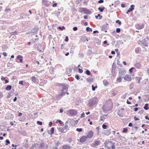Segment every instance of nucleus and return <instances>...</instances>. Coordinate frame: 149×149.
Wrapping results in <instances>:
<instances>
[{
	"mask_svg": "<svg viewBox=\"0 0 149 149\" xmlns=\"http://www.w3.org/2000/svg\"><path fill=\"white\" fill-rule=\"evenodd\" d=\"M113 104L111 101H108L102 107L103 110L104 111H108L112 108Z\"/></svg>",
	"mask_w": 149,
	"mask_h": 149,
	"instance_id": "f257e3e1",
	"label": "nucleus"
},
{
	"mask_svg": "<svg viewBox=\"0 0 149 149\" xmlns=\"http://www.w3.org/2000/svg\"><path fill=\"white\" fill-rule=\"evenodd\" d=\"M98 99L97 97H94L92 100H91L89 103L88 104V106L91 107L93 106L98 102Z\"/></svg>",
	"mask_w": 149,
	"mask_h": 149,
	"instance_id": "f03ea898",
	"label": "nucleus"
},
{
	"mask_svg": "<svg viewBox=\"0 0 149 149\" xmlns=\"http://www.w3.org/2000/svg\"><path fill=\"white\" fill-rule=\"evenodd\" d=\"M68 125L65 123V125L63 127H59L58 128V130L62 133H64L67 132V130L68 129Z\"/></svg>",
	"mask_w": 149,
	"mask_h": 149,
	"instance_id": "7ed1b4c3",
	"label": "nucleus"
},
{
	"mask_svg": "<svg viewBox=\"0 0 149 149\" xmlns=\"http://www.w3.org/2000/svg\"><path fill=\"white\" fill-rule=\"evenodd\" d=\"M68 89V87L65 85L62 86V90L61 93L58 95V97H60V96H62L65 94L67 92Z\"/></svg>",
	"mask_w": 149,
	"mask_h": 149,
	"instance_id": "20e7f679",
	"label": "nucleus"
},
{
	"mask_svg": "<svg viewBox=\"0 0 149 149\" xmlns=\"http://www.w3.org/2000/svg\"><path fill=\"white\" fill-rule=\"evenodd\" d=\"M67 113L72 116L75 115L77 114V112L75 110L71 109L67 111Z\"/></svg>",
	"mask_w": 149,
	"mask_h": 149,
	"instance_id": "39448f33",
	"label": "nucleus"
},
{
	"mask_svg": "<svg viewBox=\"0 0 149 149\" xmlns=\"http://www.w3.org/2000/svg\"><path fill=\"white\" fill-rule=\"evenodd\" d=\"M123 78L124 80L128 81H130L132 80V78L128 74H126L123 76Z\"/></svg>",
	"mask_w": 149,
	"mask_h": 149,
	"instance_id": "423d86ee",
	"label": "nucleus"
},
{
	"mask_svg": "<svg viewBox=\"0 0 149 149\" xmlns=\"http://www.w3.org/2000/svg\"><path fill=\"white\" fill-rule=\"evenodd\" d=\"M148 44V39L147 37L145 38L143 41V44L146 46H147Z\"/></svg>",
	"mask_w": 149,
	"mask_h": 149,
	"instance_id": "0eeeda50",
	"label": "nucleus"
},
{
	"mask_svg": "<svg viewBox=\"0 0 149 149\" xmlns=\"http://www.w3.org/2000/svg\"><path fill=\"white\" fill-rule=\"evenodd\" d=\"M136 29H143L144 27V25L143 24H137L136 25Z\"/></svg>",
	"mask_w": 149,
	"mask_h": 149,
	"instance_id": "6e6552de",
	"label": "nucleus"
},
{
	"mask_svg": "<svg viewBox=\"0 0 149 149\" xmlns=\"http://www.w3.org/2000/svg\"><path fill=\"white\" fill-rule=\"evenodd\" d=\"M93 133L92 131H90L88 134L87 137L91 138H92L93 136Z\"/></svg>",
	"mask_w": 149,
	"mask_h": 149,
	"instance_id": "1a4fd4ad",
	"label": "nucleus"
},
{
	"mask_svg": "<svg viewBox=\"0 0 149 149\" xmlns=\"http://www.w3.org/2000/svg\"><path fill=\"white\" fill-rule=\"evenodd\" d=\"M87 138V137L86 136H83L80 139V141L81 142H84L86 140Z\"/></svg>",
	"mask_w": 149,
	"mask_h": 149,
	"instance_id": "9d476101",
	"label": "nucleus"
},
{
	"mask_svg": "<svg viewBox=\"0 0 149 149\" xmlns=\"http://www.w3.org/2000/svg\"><path fill=\"white\" fill-rule=\"evenodd\" d=\"M113 143V142L109 141L108 142L107 144H105V146L107 147L108 148H110Z\"/></svg>",
	"mask_w": 149,
	"mask_h": 149,
	"instance_id": "9b49d317",
	"label": "nucleus"
},
{
	"mask_svg": "<svg viewBox=\"0 0 149 149\" xmlns=\"http://www.w3.org/2000/svg\"><path fill=\"white\" fill-rule=\"evenodd\" d=\"M62 149H70L71 146L67 145H65L63 146Z\"/></svg>",
	"mask_w": 149,
	"mask_h": 149,
	"instance_id": "f8f14e48",
	"label": "nucleus"
},
{
	"mask_svg": "<svg viewBox=\"0 0 149 149\" xmlns=\"http://www.w3.org/2000/svg\"><path fill=\"white\" fill-rule=\"evenodd\" d=\"M108 27L107 26L104 25L102 27V31H105V32H107V29Z\"/></svg>",
	"mask_w": 149,
	"mask_h": 149,
	"instance_id": "ddd939ff",
	"label": "nucleus"
},
{
	"mask_svg": "<svg viewBox=\"0 0 149 149\" xmlns=\"http://www.w3.org/2000/svg\"><path fill=\"white\" fill-rule=\"evenodd\" d=\"M134 5H132L130 6V8L128 10V12H131L133 11L134 10Z\"/></svg>",
	"mask_w": 149,
	"mask_h": 149,
	"instance_id": "4468645a",
	"label": "nucleus"
},
{
	"mask_svg": "<svg viewBox=\"0 0 149 149\" xmlns=\"http://www.w3.org/2000/svg\"><path fill=\"white\" fill-rule=\"evenodd\" d=\"M38 30V28H33L31 30V32L33 33H35L37 32Z\"/></svg>",
	"mask_w": 149,
	"mask_h": 149,
	"instance_id": "2eb2a0df",
	"label": "nucleus"
},
{
	"mask_svg": "<svg viewBox=\"0 0 149 149\" xmlns=\"http://www.w3.org/2000/svg\"><path fill=\"white\" fill-rule=\"evenodd\" d=\"M22 56L20 55H18L17 56V58L19 59V61L20 63H22Z\"/></svg>",
	"mask_w": 149,
	"mask_h": 149,
	"instance_id": "dca6fc26",
	"label": "nucleus"
},
{
	"mask_svg": "<svg viewBox=\"0 0 149 149\" xmlns=\"http://www.w3.org/2000/svg\"><path fill=\"white\" fill-rule=\"evenodd\" d=\"M86 80L88 83H91L93 81V79L89 77Z\"/></svg>",
	"mask_w": 149,
	"mask_h": 149,
	"instance_id": "f3484780",
	"label": "nucleus"
},
{
	"mask_svg": "<svg viewBox=\"0 0 149 149\" xmlns=\"http://www.w3.org/2000/svg\"><path fill=\"white\" fill-rule=\"evenodd\" d=\"M141 48L139 47H138L135 49V52L136 53H139L141 51Z\"/></svg>",
	"mask_w": 149,
	"mask_h": 149,
	"instance_id": "a211bd4d",
	"label": "nucleus"
},
{
	"mask_svg": "<svg viewBox=\"0 0 149 149\" xmlns=\"http://www.w3.org/2000/svg\"><path fill=\"white\" fill-rule=\"evenodd\" d=\"M45 49V48L43 47L42 49H40L39 47H38L37 49V50L39 52H43Z\"/></svg>",
	"mask_w": 149,
	"mask_h": 149,
	"instance_id": "6ab92c4d",
	"label": "nucleus"
},
{
	"mask_svg": "<svg viewBox=\"0 0 149 149\" xmlns=\"http://www.w3.org/2000/svg\"><path fill=\"white\" fill-rule=\"evenodd\" d=\"M100 144V141H95L94 145L95 146H98Z\"/></svg>",
	"mask_w": 149,
	"mask_h": 149,
	"instance_id": "aec40b11",
	"label": "nucleus"
},
{
	"mask_svg": "<svg viewBox=\"0 0 149 149\" xmlns=\"http://www.w3.org/2000/svg\"><path fill=\"white\" fill-rule=\"evenodd\" d=\"M116 80L117 81H118L119 83L121 81L122 78L120 75H119V76L117 78Z\"/></svg>",
	"mask_w": 149,
	"mask_h": 149,
	"instance_id": "412c9836",
	"label": "nucleus"
},
{
	"mask_svg": "<svg viewBox=\"0 0 149 149\" xmlns=\"http://www.w3.org/2000/svg\"><path fill=\"white\" fill-rule=\"evenodd\" d=\"M18 33V32L16 31H15L13 32H11L10 33V34L11 36L15 35H17Z\"/></svg>",
	"mask_w": 149,
	"mask_h": 149,
	"instance_id": "4be33fe9",
	"label": "nucleus"
},
{
	"mask_svg": "<svg viewBox=\"0 0 149 149\" xmlns=\"http://www.w3.org/2000/svg\"><path fill=\"white\" fill-rule=\"evenodd\" d=\"M12 86L11 85H8L6 88V89L7 91H9L11 90Z\"/></svg>",
	"mask_w": 149,
	"mask_h": 149,
	"instance_id": "5701e85b",
	"label": "nucleus"
},
{
	"mask_svg": "<svg viewBox=\"0 0 149 149\" xmlns=\"http://www.w3.org/2000/svg\"><path fill=\"white\" fill-rule=\"evenodd\" d=\"M103 83L104 84L105 86H107L108 85V83L107 80H104L103 81Z\"/></svg>",
	"mask_w": 149,
	"mask_h": 149,
	"instance_id": "b1692460",
	"label": "nucleus"
},
{
	"mask_svg": "<svg viewBox=\"0 0 149 149\" xmlns=\"http://www.w3.org/2000/svg\"><path fill=\"white\" fill-rule=\"evenodd\" d=\"M31 79L32 81L34 82H36V77L34 76L32 77L31 78Z\"/></svg>",
	"mask_w": 149,
	"mask_h": 149,
	"instance_id": "393cba45",
	"label": "nucleus"
},
{
	"mask_svg": "<svg viewBox=\"0 0 149 149\" xmlns=\"http://www.w3.org/2000/svg\"><path fill=\"white\" fill-rule=\"evenodd\" d=\"M148 104H146L145 106L143 107V108L146 110H148Z\"/></svg>",
	"mask_w": 149,
	"mask_h": 149,
	"instance_id": "a878e982",
	"label": "nucleus"
},
{
	"mask_svg": "<svg viewBox=\"0 0 149 149\" xmlns=\"http://www.w3.org/2000/svg\"><path fill=\"white\" fill-rule=\"evenodd\" d=\"M135 67L138 68H139L141 66V65L139 63H137L135 65Z\"/></svg>",
	"mask_w": 149,
	"mask_h": 149,
	"instance_id": "bb28decb",
	"label": "nucleus"
},
{
	"mask_svg": "<svg viewBox=\"0 0 149 149\" xmlns=\"http://www.w3.org/2000/svg\"><path fill=\"white\" fill-rule=\"evenodd\" d=\"M105 8L104 7L100 8L99 7L98 8V10L100 11V12H102L103 10Z\"/></svg>",
	"mask_w": 149,
	"mask_h": 149,
	"instance_id": "cd10ccee",
	"label": "nucleus"
},
{
	"mask_svg": "<svg viewBox=\"0 0 149 149\" xmlns=\"http://www.w3.org/2000/svg\"><path fill=\"white\" fill-rule=\"evenodd\" d=\"M117 92L116 91H113L112 92V95H113V96H114V95H116V94H117Z\"/></svg>",
	"mask_w": 149,
	"mask_h": 149,
	"instance_id": "c85d7f7f",
	"label": "nucleus"
},
{
	"mask_svg": "<svg viewBox=\"0 0 149 149\" xmlns=\"http://www.w3.org/2000/svg\"><path fill=\"white\" fill-rule=\"evenodd\" d=\"M136 78H137V83L138 84H139L141 79V78L140 77H136Z\"/></svg>",
	"mask_w": 149,
	"mask_h": 149,
	"instance_id": "c756f323",
	"label": "nucleus"
},
{
	"mask_svg": "<svg viewBox=\"0 0 149 149\" xmlns=\"http://www.w3.org/2000/svg\"><path fill=\"white\" fill-rule=\"evenodd\" d=\"M86 30L87 31H92V29L90 28L89 27H88L86 28Z\"/></svg>",
	"mask_w": 149,
	"mask_h": 149,
	"instance_id": "7c9ffc66",
	"label": "nucleus"
},
{
	"mask_svg": "<svg viewBox=\"0 0 149 149\" xmlns=\"http://www.w3.org/2000/svg\"><path fill=\"white\" fill-rule=\"evenodd\" d=\"M76 130L78 132H81L82 131V128H77Z\"/></svg>",
	"mask_w": 149,
	"mask_h": 149,
	"instance_id": "2f4dec72",
	"label": "nucleus"
},
{
	"mask_svg": "<svg viewBox=\"0 0 149 149\" xmlns=\"http://www.w3.org/2000/svg\"><path fill=\"white\" fill-rule=\"evenodd\" d=\"M105 118V117H104V116H102L100 117V120L102 121H103Z\"/></svg>",
	"mask_w": 149,
	"mask_h": 149,
	"instance_id": "473e14b6",
	"label": "nucleus"
},
{
	"mask_svg": "<svg viewBox=\"0 0 149 149\" xmlns=\"http://www.w3.org/2000/svg\"><path fill=\"white\" fill-rule=\"evenodd\" d=\"M100 17V19H101L102 18V16H100V14H98L97 16H95V17L96 18V19H97L98 18V17Z\"/></svg>",
	"mask_w": 149,
	"mask_h": 149,
	"instance_id": "72a5a7b5",
	"label": "nucleus"
},
{
	"mask_svg": "<svg viewBox=\"0 0 149 149\" xmlns=\"http://www.w3.org/2000/svg\"><path fill=\"white\" fill-rule=\"evenodd\" d=\"M86 74L89 75L91 74V72L89 70H87L86 71Z\"/></svg>",
	"mask_w": 149,
	"mask_h": 149,
	"instance_id": "f704fd0d",
	"label": "nucleus"
},
{
	"mask_svg": "<svg viewBox=\"0 0 149 149\" xmlns=\"http://www.w3.org/2000/svg\"><path fill=\"white\" fill-rule=\"evenodd\" d=\"M111 148L113 149L115 148V146H114V143L113 142Z\"/></svg>",
	"mask_w": 149,
	"mask_h": 149,
	"instance_id": "c9c22d12",
	"label": "nucleus"
},
{
	"mask_svg": "<svg viewBox=\"0 0 149 149\" xmlns=\"http://www.w3.org/2000/svg\"><path fill=\"white\" fill-rule=\"evenodd\" d=\"M107 125L104 124H103L102 125V127L104 129H107Z\"/></svg>",
	"mask_w": 149,
	"mask_h": 149,
	"instance_id": "e433bc0d",
	"label": "nucleus"
},
{
	"mask_svg": "<svg viewBox=\"0 0 149 149\" xmlns=\"http://www.w3.org/2000/svg\"><path fill=\"white\" fill-rule=\"evenodd\" d=\"M44 145L43 143H41L40 144V148H43V147H44Z\"/></svg>",
	"mask_w": 149,
	"mask_h": 149,
	"instance_id": "4c0bfd02",
	"label": "nucleus"
},
{
	"mask_svg": "<svg viewBox=\"0 0 149 149\" xmlns=\"http://www.w3.org/2000/svg\"><path fill=\"white\" fill-rule=\"evenodd\" d=\"M54 128L53 127H52L51 129V130H50V132H51V133L52 134H53L54 132Z\"/></svg>",
	"mask_w": 149,
	"mask_h": 149,
	"instance_id": "58836bf2",
	"label": "nucleus"
},
{
	"mask_svg": "<svg viewBox=\"0 0 149 149\" xmlns=\"http://www.w3.org/2000/svg\"><path fill=\"white\" fill-rule=\"evenodd\" d=\"M92 90L93 91H94L95 90V88H97V86H96L95 87H94L93 85H92Z\"/></svg>",
	"mask_w": 149,
	"mask_h": 149,
	"instance_id": "ea45409f",
	"label": "nucleus"
},
{
	"mask_svg": "<svg viewBox=\"0 0 149 149\" xmlns=\"http://www.w3.org/2000/svg\"><path fill=\"white\" fill-rule=\"evenodd\" d=\"M37 124L38 125H42V123L41 122H40L39 121H38L37 122Z\"/></svg>",
	"mask_w": 149,
	"mask_h": 149,
	"instance_id": "a19ab883",
	"label": "nucleus"
},
{
	"mask_svg": "<svg viewBox=\"0 0 149 149\" xmlns=\"http://www.w3.org/2000/svg\"><path fill=\"white\" fill-rule=\"evenodd\" d=\"M127 130V128H124L123 130V132H126Z\"/></svg>",
	"mask_w": 149,
	"mask_h": 149,
	"instance_id": "79ce46f5",
	"label": "nucleus"
},
{
	"mask_svg": "<svg viewBox=\"0 0 149 149\" xmlns=\"http://www.w3.org/2000/svg\"><path fill=\"white\" fill-rule=\"evenodd\" d=\"M120 28H118L116 29V32L117 33H119L120 32Z\"/></svg>",
	"mask_w": 149,
	"mask_h": 149,
	"instance_id": "37998d69",
	"label": "nucleus"
},
{
	"mask_svg": "<svg viewBox=\"0 0 149 149\" xmlns=\"http://www.w3.org/2000/svg\"><path fill=\"white\" fill-rule=\"evenodd\" d=\"M134 69V67H132L129 69V71L130 73H132V70Z\"/></svg>",
	"mask_w": 149,
	"mask_h": 149,
	"instance_id": "c03bdc74",
	"label": "nucleus"
},
{
	"mask_svg": "<svg viewBox=\"0 0 149 149\" xmlns=\"http://www.w3.org/2000/svg\"><path fill=\"white\" fill-rule=\"evenodd\" d=\"M58 29H61L62 30H63V29H65V27L64 26H63L62 27H58Z\"/></svg>",
	"mask_w": 149,
	"mask_h": 149,
	"instance_id": "a18cd8bd",
	"label": "nucleus"
},
{
	"mask_svg": "<svg viewBox=\"0 0 149 149\" xmlns=\"http://www.w3.org/2000/svg\"><path fill=\"white\" fill-rule=\"evenodd\" d=\"M75 78L76 79H77L78 80L79 79V76L78 75H76L75 76Z\"/></svg>",
	"mask_w": 149,
	"mask_h": 149,
	"instance_id": "49530a36",
	"label": "nucleus"
},
{
	"mask_svg": "<svg viewBox=\"0 0 149 149\" xmlns=\"http://www.w3.org/2000/svg\"><path fill=\"white\" fill-rule=\"evenodd\" d=\"M85 116V113H83L81 115V118H83Z\"/></svg>",
	"mask_w": 149,
	"mask_h": 149,
	"instance_id": "de8ad7c7",
	"label": "nucleus"
},
{
	"mask_svg": "<svg viewBox=\"0 0 149 149\" xmlns=\"http://www.w3.org/2000/svg\"><path fill=\"white\" fill-rule=\"evenodd\" d=\"M127 95V94L126 93H125L124 95H123L122 97L123 98V99H124L125 98Z\"/></svg>",
	"mask_w": 149,
	"mask_h": 149,
	"instance_id": "09e8293b",
	"label": "nucleus"
},
{
	"mask_svg": "<svg viewBox=\"0 0 149 149\" xmlns=\"http://www.w3.org/2000/svg\"><path fill=\"white\" fill-rule=\"evenodd\" d=\"M116 22L118 23L119 24H121V22L119 20H118L116 21Z\"/></svg>",
	"mask_w": 149,
	"mask_h": 149,
	"instance_id": "8fccbe9b",
	"label": "nucleus"
},
{
	"mask_svg": "<svg viewBox=\"0 0 149 149\" xmlns=\"http://www.w3.org/2000/svg\"><path fill=\"white\" fill-rule=\"evenodd\" d=\"M65 42H68V36H66L65 37Z\"/></svg>",
	"mask_w": 149,
	"mask_h": 149,
	"instance_id": "3c124183",
	"label": "nucleus"
},
{
	"mask_svg": "<svg viewBox=\"0 0 149 149\" xmlns=\"http://www.w3.org/2000/svg\"><path fill=\"white\" fill-rule=\"evenodd\" d=\"M77 30V27H74L73 28V30L74 31H76Z\"/></svg>",
	"mask_w": 149,
	"mask_h": 149,
	"instance_id": "603ef678",
	"label": "nucleus"
},
{
	"mask_svg": "<svg viewBox=\"0 0 149 149\" xmlns=\"http://www.w3.org/2000/svg\"><path fill=\"white\" fill-rule=\"evenodd\" d=\"M79 71L80 73H82L83 72V70L82 69H80V68L79 69Z\"/></svg>",
	"mask_w": 149,
	"mask_h": 149,
	"instance_id": "864d4df0",
	"label": "nucleus"
},
{
	"mask_svg": "<svg viewBox=\"0 0 149 149\" xmlns=\"http://www.w3.org/2000/svg\"><path fill=\"white\" fill-rule=\"evenodd\" d=\"M104 2L103 0H100L98 1V2L99 3H102Z\"/></svg>",
	"mask_w": 149,
	"mask_h": 149,
	"instance_id": "5fc2aeb1",
	"label": "nucleus"
},
{
	"mask_svg": "<svg viewBox=\"0 0 149 149\" xmlns=\"http://www.w3.org/2000/svg\"><path fill=\"white\" fill-rule=\"evenodd\" d=\"M117 114L118 115L120 116H121V117H122V113H119V112H118V113H117Z\"/></svg>",
	"mask_w": 149,
	"mask_h": 149,
	"instance_id": "6e6d98bb",
	"label": "nucleus"
},
{
	"mask_svg": "<svg viewBox=\"0 0 149 149\" xmlns=\"http://www.w3.org/2000/svg\"><path fill=\"white\" fill-rule=\"evenodd\" d=\"M3 55L5 56H7V53L5 52H4L3 53Z\"/></svg>",
	"mask_w": 149,
	"mask_h": 149,
	"instance_id": "4d7b16f0",
	"label": "nucleus"
},
{
	"mask_svg": "<svg viewBox=\"0 0 149 149\" xmlns=\"http://www.w3.org/2000/svg\"><path fill=\"white\" fill-rule=\"evenodd\" d=\"M3 96V93L1 92H0V98L2 97Z\"/></svg>",
	"mask_w": 149,
	"mask_h": 149,
	"instance_id": "13d9d810",
	"label": "nucleus"
},
{
	"mask_svg": "<svg viewBox=\"0 0 149 149\" xmlns=\"http://www.w3.org/2000/svg\"><path fill=\"white\" fill-rule=\"evenodd\" d=\"M6 142L7 143L6 144V145H7V143H10V142L9 140H6Z\"/></svg>",
	"mask_w": 149,
	"mask_h": 149,
	"instance_id": "bf43d9fd",
	"label": "nucleus"
},
{
	"mask_svg": "<svg viewBox=\"0 0 149 149\" xmlns=\"http://www.w3.org/2000/svg\"><path fill=\"white\" fill-rule=\"evenodd\" d=\"M58 121V122L60 124H63V122L61 120H57V121Z\"/></svg>",
	"mask_w": 149,
	"mask_h": 149,
	"instance_id": "052dcab7",
	"label": "nucleus"
},
{
	"mask_svg": "<svg viewBox=\"0 0 149 149\" xmlns=\"http://www.w3.org/2000/svg\"><path fill=\"white\" fill-rule=\"evenodd\" d=\"M23 81H19V83L20 84H21L22 85H23Z\"/></svg>",
	"mask_w": 149,
	"mask_h": 149,
	"instance_id": "680f3d73",
	"label": "nucleus"
},
{
	"mask_svg": "<svg viewBox=\"0 0 149 149\" xmlns=\"http://www.w3.org/2000/svg\"><path fill=\"white\" fill-rule=\"evenodd\" d=\"M57 5L56 3H54L52 5V6L53 7H55L57 6Z\"/></svg>",
	"mask_w": 149,
	"mask_h": 149,
	"instance_id": "e2e57ef3",
	"label": "nucleus"
},
{
	"mask_svg": "<svg viewBox=\"0 0 149 149\" xmlns=\"http://www.w3.org/2000/svg\"><path fill=\"white\" fill-rule=\"evenodd\" d=\"M138 108H137V107L135 108L134 110V111H136L138 110Z\"/></svg>",
	"mask_w": 149,
	"mask_h": 149,
	"instance_id": "0e129e2a",
	"label": "nucleus"
},
{
	"mask_svg": "<svg viewBox=\"0 0 149 149\" xmlns=\"http://www.w3.org/2000/svg\"><path fill=\"white\" fill-rule=\"evenodd\" d=\"M134 129H135L136 130L138 129V127H134Z\"/></svg>",
	"mask_w": 149,
	"mask_h": 149,
	"instance_id": "69168bd1",
	"label": "nucleus"
},
{
	"mask_svg": "<svg viewBox=\"0 0 149 149\" xmlns=\"http://www.w3.org/2000/svg\"><path fill=\"white\" fill-rule=\"evenodd\" d=\"M134 119L135 120H139V118L136 117V116L134 117Z\"/></svg>",
	"mask_w": 149,
	"mask_h": 149,
	"instance_id": "338daca9",
	"label": "nucleus"
},
{
	"mask_svg": "<svg viewBox=\"0 0 149 149\" xmlns=\"http://www.w3.org/2000/svg\"><path fill=\"white\" fill-rule=\"evenodd\" d=\"M145 118L146 119H148V120H149V118H148L147 116H146L145 117Z\"/></svg>",
	"mask_w": 149,
	"mask_h": 149,
	"instance_id": "774afa93",
	"label": "nucleus"
}]
</instances>
